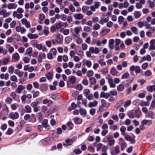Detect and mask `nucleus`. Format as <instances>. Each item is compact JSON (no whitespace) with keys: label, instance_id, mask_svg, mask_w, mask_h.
Masks as SVG:
<instances>
[{"label":"nucleus","instance_id":"1","mask_svg":"<svg viewBox=\"0 0 155 155\" xmlns=\"http://www.w3.org/2000/svg\"><path fill=\"white\" fill-rule=\"evenodd\" d=\"M24 12V10L21 8L19 7L16 11L13 12L12 15L18 19L21 18L23 17L22 13Z\"/></svg>","mask_w":155,"mask_h":155},{"label":"nucleus","instance_id":"2","mask_svg":"<svg viewBox=\"0 0 155 155\" xmlns=\"http://www.w3.org/2000/svg\"><path fill=\"white\" fill-rule=\"evenodd\" d=\"M103 142H108V144L110 146L113 145L115 143V140L113 138L108 136L105 137L103 139Z\"/></svg>","mask_w":155,"mask_h":155},{"label":"nucleus","instance_id":"3","mask_svg":"<svg viewBox=\"0 0 155 155\" xmlns=\"http://www.w3.org/2000/svg\"><path fill=\"white\" fill-rule=\"evenodd\" d=\"M89 50L91 51L92 54H98L99 53L101 50L97 47H90Z\"/></svg>","mask_w":155,"mask_h":155},{"label":"nucleus","instance_id":"4","mask_svg":"<svg viewBox=\"0 0 155 155\" xmlns=\"http://www.w3.org/2000/svg\"><path fill=\"white\" fill-rule=\"evenodd\" d=\"M138 111L137 110H133L128 113L127 114L130 118L133 119L134 117L137 116V113Z\"/></svg>","mask_w":155,"mask_h":155},{"label":"nucleus","instance_id":"5","mask_svg":"<svg viewBox=\"0 0 155 155\" xmlns=\"http://www.w3.org/2000/svg\"><path fill=\"white\" fill-rule=\"evenodd\" d=\"M34 46L39 50H42L43 51L45 52L47 51V49L45 46H42V44H35Z\"/></svg>","mask_w":155,"mask_h":155},{"label":"nucleus","instance_id":"6","mask_svg":"<svg viewBox=\"0 0 155 155\" xmlns=\"http://www.w3.org/2000/svg\"><path fill=\"white\" fill-rule=\"evenodd\" d=\"M9 116L12 119L14 120L18 118L19 115L17 112H12L9 114Z\"/></svg>","mask_w":155,"mask_h":155},{"label":"nucleus","instance_id":"7","mask_svg":"<svg viewBox=\"0 0 155 155\" xmlns=\"http://www.w3.org/2000/svg\"><path fill=\"white\" fill-rule=\"evenodd\" d=\"M21 23L23 25H24L25 27L27 28H29L31 27V25L30 23L25 18H23L21 20Z\"/></svg>","mask_w":155,"mask_h":155},{"label":"nucleus","instance_id":"8","mask_svg":"<svg viewBox=\"0 0 155 155\" xmlns=\"http://www.w3.org/2000/svg\"><path fill=\"white\" fill-rule=\"evenodd\" d=\"M73 17L76 20H82L84 18V15L81 13H75L73 14Z\"/></svg>","mask_w":155,"mask_h":155},{"label":"nucleus","instance_id":"9","mask_svg":"<svg viewBox=\"0 0 155 155\" xmlns=\"http://www.w3.org/2000/svg\"><path fill=\"white\" fill-rule=\"evenodd\" d=\"M101 102V106L103 107L107 108L110 106V104L104 99H102Z\"/></svg>","mask_w":155,"mask_h":155},{"label":"nucleus","instance_id":"10","mask_svg":"<svg viewBox=\"0 0 155 155\" xmlns=\"http://www.w3.org/2000/svg\"><path fill=\"white\" fill-rule=\"evenodd\" d=\"M45 54L44 53L39 54L37 57L38 61L39 63L42 62L43 61V59H45Z\"/></svg>","mask_w":155,"mask_h":155},{"label":"nucleus","instance_id":"11","mask_svg":"<svg viewBox=\"0 0 155 155\" xmlns=\"http://www.w3.org/2000/svg\"><path fill=\"white\" fill-rule=\"evenodd\" d=\"M83 65H86L88 68H90L92 65V62L91 61L86 59H84L82 61Z\"/></svg>","mask_w":155,"mask_h":155},{"label":"nucleus","instance_id":"12","mask_svg":"<svg viewBox=\"0 0 155 155\" xmlns=\"http://www.w3.org/2000/svg\"><path fill=\"white\" fill-rule=\"evenodd\" d=\"M25 88V87L24 86L22 85H18L17 88L15 90V92L18 93L20 94L22 91Z\"/></svg>","mask_w":155,"mask_h":155},{"label":"nucleus","instance_id":"13","mask_svg":"<svg viewBox=\"0 0 155 155\" xmlns=\"http://www.w3.org/2000/svg\"><path fill=\"white\" fill-rule=\"evenodd\" d=\"M10 15V14L8 12H7L5 10L2 9L0 11V15L2 16L4 18Z\"/></svg>","mask_w":155,"mask_h":155},{"label":"nucleus","instance_id":"14","mask_svg":"<svg viewBox=\"0 0 155 155\" xmlns=\"http://www.w3.org/2000/svg\"><path fill=\"white\" fill-rule=\"evenodd\" d=\"M31 98V96L30 94H28L27 95H22L21 97V99L22 103H25L26 99H30Z\"/></svg>","mask_w":155,"mask_h":155},{"label":"nucleus","instance_id":"15","mask_svg":"<svg viewBox=\"0 0 155 155\" xmlns=\"http://www.w3.org/2000/svg\"><path fill=\"white\" fill-rule=\"evenodd\" d=\"M17 6V5L15 3H9L8 4L7 8L10 10L15 9Z\"/></svg>","mask_w":155,"mask_h":155},{"label":"nucleus","instance_id":"16","mask_svg":"<svg viewBox=\"0 0 155 155\" xmlns=\"http://www.w3.org/2000/svg\"><path fill=\"white\" fill-rule=\"evenodd\" d=\"M16 30L17 32H20L21 34L24 33L26 31V29L24 27L19 26L16 28Z\"/></svg>","mask_w":155,"mask_h":155},{"label":"nucleus","instance_id":"17","mask_svg":"<svg viewBox=\"0 0 155 155\" xmlns=\"http://www.w3.org/2000/svg\"><path fill=\"white\" fill-rule=\"evenodd\" d=\"M152 121L150 120H144L141 122V124L143 125H147L149 126L152 124Z\"/></svg>","mask_w":155,"mask_h":155},{"label":"nucleus","instance_id":"18","mask_svg":"<svg viewBox=\"0 0 155 155\" xmlns=\"http://www.w3.org/2000/svg\"><path fill=\"white\" fill-rule=\"evenodd\" d=\"M110 96V94L108 93H105L104 91H102L100 93V97L101 98H105L106 99H108Z\"/></svg>","mask_w":155,"mask_h":155},{"label":"nucleus","instance_id":"19","mask_svg":"<svg viewBox=\"0 0 155 155\" xmlns=\"http://www.w3.org/2000/svg\"><path fill=\"white\" fill-rule=\"evenodd\" d=\"M55 38L60 43L63 41V37L59 33H57L55 35Z\"/></svg>","mask_w":155,"mask_h":155},{"label":"nucleus","instance_id":"20","mask_svg":"<svg viewBox=\"0 0 155 155\" xmlns=\"http://www.w3.org/2000/svg\"><path fill=\"white\" fill-rule=\"evenodd\" d=\"M65 142L63 143V144L65 147L71 146L73 143L70 140V139H66L65 140Z\"/></svg>","mask_w":155,"mask_h":155},{"label":"nucleus","instance_id":"21","mask_svg":"<svg viewBox=\"0 0 155 155\" xmlns=\"http://www.w3.org/2000/svg\"><path fill=\"white\" fill-rule=\"evenodd\" d=\"M9 74L8 73L5 74L2 73L0 74V78L1 79H4L7 80L9 79Z\"/></svg>","mask_w":155,"mask_h":155},{"label":"nucleus","instance_id":"22","mask_svg":"<svg viewBox=\"0 0 155 155\" xmlns=\"http://www.w3.org/2000/svg\"><path fill=\"white\" fill-rule=\"evenodd\" d=\"M115 42V41L114 39H110L109 41V47L110 49H113L114 46V44Z\"/></svg>","mask_w":155,"mask_h":155},{"label":"nucleus","instance_id":"23","mask_svg":"<svg viewBox=\"0 0 155 155\" xmlns=\"http://www.w3.org/2000/svg\"><path fill=\"white\" fill-rule=\"evenodd\" d=\"M97 101L95 100L93 102H90L88 104V106L90 107H94L97 106Z\"/></svg>","mask_w":155,"mask_h":155},{"label":"nucleus","instance_id":"24","mask_svg":"<svg viewBox=\"0 0 155 155\" xmlns=\"http://www.w3.org/2000/svg\"><path fill=\"white\" fill-rule=\"evenodd\" d=\"M146 20L148 22H150L152 25H155V18L152 19L151 17L148 16L146 18Z\"/></svg>","mask_w":155,"mask_h":155},{"label":"nucleus","instance_id":"25","mask_svg":"<svg viewBox=\"0 0 155 155\" xmlns=\"http://www.w3.org/2000/svg\"><path fill=\"white\" fill-rule=\"evenodd\" d=\"M20 58V56L18 53H15L13 54L12 57V59L15 61H18Z\"/></svg>","mask_w":155,"mask_h":155},{"label":"nucleus","instance_id":"26","mask_svg":"<svg viewBox=\"0 0 155 155\" xmlns=\"http://www.w3.org/2000/svg\"><path fill=\"white\" fill-rule=\"evenodd\" d=\"M27 37L30 39H36L38 38V35L37 34H33L31 33H29L28 34Z\"/></svg>","mask_w":155,"mask_h":155},{"label":"nucleus","instance_id":"27","mask_svg":"<svg viewBox=\"0 0 155 155\" xmlns=\"http://www.w3.org/2000/svg\"><path fill=\"white\" fill-rule=\"evenodd\" d=\"M69 78V82L70 84H73L75 83L76 80V78L74 76H70Z\"/></svg>","mask_w":155,"mask_h":155},{"label":"nucleus","instance_id":"28","mask_svg":"<svg viewBox=\"0 0 155 155\" xmlns=\"http://www.w3.org/2000/svg\"><path fill=\"white\" fill-rule=\"evenodd\" d=\"M42 103L44 104H48V106H49L50 105L52 104V102L51 100H49L47 99H45L43 101Z\"/></svg>","mask_w":155,"mask_h":155},{"label":"nucleus","instance_id":"29","mask_svg":"<svg viewBox=\"0 0 155 155\" xmlns=\"http://www.w3.org/2000/svg\"><path fill=\"white\" fill-rule=\"evenodd\" d=\"M74 121L75 123L78 124H81L82 122V120L78 117H75L74 119Z\"/></svg>","mask_w":155,"mask_h":155},{"label":"nucleus","instance_id":"30","mask_svg":"<svg viewBox=\"0 0 155 155\" xmlns=\"http://www.w3.org/2000/svg\"><path fill=\"white\" fill-rule=\"evenodd\" d=\"M60 32L63 33L64 35H66L69 34V30L68 29H64L62 28L60 30Z\"/></svg>","mask_w":155,"mask_h":155},{"label":"nucleus","instance_id":"31","mask_svg":"<svg viewBox=\"0 0 155 155\" xmlns=\"http://www.w3.org/2000/svg\"><path fill=\"white\" fill-rule=\"evenodd\" d=\"M53 74L52 72H49L45 75V76L48 80H50L52 78Z\"/></svg>","mask_w":155,"mask_h":155},{"label":"nucleus","instance_id":"32","mask_svg":"<svg viewBox=\"0 0 155 155\" xmlns=\"http://www.w3.org/2000/svg\"><path fill=\"white\" fill-rule=\"evenodd\" d=\"M124 89V85L120 84L117 87V90L119 91H123Z\"/></svg>","mask_w":155,"mask_h":155},{"label":"nucleus","instance_id":"33","mask_svg":"<svg viewBox=\"0 0 155 155\" xmlns=\"http://www.w3.org/2000/svg\"><path fill=\"white\" fill-rule=\"evenodd\" d=\"M98 62L100 64L101 66H105L106 65V62L104 61V59L101 58L98 60Z\"/></svg>","mask_w":155,"mask_h":155},{"label":"nucleus","instance_id":"34","mask_svg":"<svg viewBox=\"0 0 155 155\" xmlns=\"http://www.w3.org/2000/svg\"><path fill=\"white\" fill-rule=\"evenodd\" d=\"M110 31L109 29H105L102 30L101 32V34L102 35H104L107 34Z\"/></svg>","mask_w":155,"mask_h":155},{"label":"nucleus","instance_id":"35","mask_svg":"<svg viewBox=\"0 0 155 155\" xmlns=\"http://www.w3.org/2000/svg\"><path fill=\"white\" fill-rule=\"evenodd\" d=\"M154 114L153 111H150L147 113L146 116L149 118L153 119L154 118Z\"/></svg>","mask_w":155,"mask_h":155},{"label":"nucleus","instance_id":"36","mask_svg":"<svg viewBox=\"0 0 155 155\" xmlns=\"http://www.w3.org/2000/svg\"><path fill=\"white\" fill-rule=\"evenodd\" d=\"M79 113L81 115L85 116L86 114L87 111L85 109L83 108H81L79 110Z\"/></svg>","mask_w":155,"mask_h":155},{"label":"nucleus","instance_id":"37","mask_svg":"<svg viewBox=\"0 0 155 155\" xmlns=\"http://www.w3.org/2000/svg\"><path fill=\"white\" fill-rule=\"evenodd\" d=\"M10 107L12 110H15L18 108V105L16 103H14L11 104L10 105Z\"/></svg>","mask_w":155,"mask_h":155},{"label":"nucleus","instance_id":"38","mask_svg":"<svg viewBox=\"0 0 155 155\" xmlns=\"http://www.w3.org/2000/svg\"><path fill=\"white\" fill-rule=\"evenodd\" d=\"M147 90L150 92H152L155 91V85H153L148 87H147Z\"/></svg>","mask_w":155,"mask_h":155},{"label":"nucleus","instance_id":"39","mask_svg":"<svg viewBox=\"0 0 155 155\" xmlns=\"http://www.w3.org/2000/svg\"><path fill=\"white\" fill-rule=\"evenodd\" d=\"M124 42L126 45L129 46L132 44V40L131 39L128 38L125 40Z\"/></svg>","mask_w":155,"mask_h":155},{"label":"nucleus","instance_id":"40","mask_svg":"<svg viewBox=\"0 0 155 155\" xmlns=\"http://www.w3.org/2000/svg\"><path fill=\"white\" fill-rule=\"evenodd\" d=\"M79 47L78 46H77L74 43H72L70 45V48L72 49H74L75 51H76L77 49Z\"/></svg>","mask_w":155,"mask_h":155},{"label":"nucleus","instance_id":"41","mask_svg":"<svg viewBox=\"0 0 155 155\" xmlns=\"http://www.w3.org/2000/svg\"><path fill=\"white\" fill-rule=\"evenodd\" d=\"M25 110L26 112L28 113H31V107L28 105L25 107Z\"/></svg>","mask_w":155,"mask_h":155},{"label":"nucleus","instance_id":"42","mask_svg":"<svg viewBox=\"0 0 155 155\" xmlns=\"http://www.w3.org/2000/svg\"><path fill=\"white\" fill-rule=\"evenodd\" d=\"M108 83L110 85V87L111 88H114L116 86V85L114 82L113 79L109 81Z\"/></svg>","mask_w":155,"mask_h":155},{"label":"nucleus","instance_id":"43","mask_svg":"<svg viewBox=\"0 0 155 155\" xmlns=\"http://www.w3.org/2000/svg\"><path fill=\"white\" fill-rule=\"evenodd\" d=\"M110 73L112 75L114 76L117 74V71L115 68L113 67L111 70Z\"/></svg>","mask_w":155,"mask_h":155},{"label":"nucleus","instance_id":"44","mask_svg":"<svg viewBox=\"0 0 155 155\" xmlns=\"http://www.w3.org/2000/svg\"><path fill=\"white\" fill-rule=\"evenodd\" d=\"M11 81L15 82H18L17 78L16 76L15 75H12L10 78Z\"/></svg>","mask_w":155,"mask_h":155},{"label":"nucleus","instance_id":"45","mask_svg":"<svg viewBox=\"0 0 155 155\" xmlns=\"http://www.w3.org/2000/svg\"><path fill=\"white\" fill-rule=\"evenodd\" d=\"M69 9L73 12H75L76 9L72 4H70L68 6Z\"/></svg>","mask_w":155,"mask_h":155},{"label":"nucleus","instance_id":"46","mask_svg":"<svg viewBox=\"0 0 155 155\" xmlns=\"http://www.w3.org/2000/svg\"><path fill=\"white\" fill-rule=\"evenodd\" d=\"M131 31L135 35L138 34V29L135 27H133L131 28Z\"/></svg>","mask_w":155,"mask_h":155},{"label":"nucleus","instance_id":"47","mask_svg":"<svg viewBox=\"0 0 155 155\" xmlns=\"http://www.w3.org/2000/svg\"><path fill=\"white\" fill-rule=\"evenodd\" d=\"M67 126L68 127L69 130L72 129L73 127V125L71 122H68L67 124Z\"/></svg>","mask_w":155,"mask_h":155},{"label":"nucleus","instance_id":"48","mask_svg":"<svg viewBox=\"0 0 155 155\" xmlns=\"http://www.w3.org/2000/svg\"><path fill=\"white\" fill-rule=\"evenodd\" d=\"M90 82L91 84H94L96 83V79L94 77H91L89 79Z\"/></svg>","mask_w":155,"mask_h":155},{"label":"nucleus","instance_id":"49","mask_svg":"<svg viewBox=\"0 0 155 155\" xmlns=\"http://www.w3.org/2000/svg\"><path fill=\"white\" fill-rule=\"evenodd\" d=\"M14 70V67L13 66H10L8 68V72L11 74L13 73Z\"/></svg>","mask_w":155,"mask_h":155},{"label":"nucleus","instance_id":"50","mask_svg":"<svg viewBox=\"0 0 155 155\" xmlns=\"http://www.w3.org/2000/svg\"><path fill=\"white\" fill-rule=\"evenodd\" d=\"M101 28V26L98 24H96L93 26V29L95 30H98Z\"/></svg>","mask_w":155,"mask_h":155},{"label":"nucleus","instance_id":"51","mask_svg":"<svg viewBox=\"0 0 155 155\" xmlns=\"http://www.w3.org/2000/svg\"><path fill=\"white\" fill-rule=\"evenodd\" d=\"M81 27H76L74 28V32L76 34H78L80 32V30L81 29Z\"/></svg>","mask_w":155,"mask_h":155},{"label":"nucleus","instance_id":"52","mask_svg":"<svg viewBox=\"0 0 155 155\" xmlns=\"http://www.w3.org/2000/svg\"><path fill=\"white\" fill-rule=\"evenodd\" d=\"M126 129V127L124 126H123L120 127V130L121 133L122 135H125L124 132H125Z\"/></svg>","mask_w":155,"mask_h":155},{"label":"nucleus","instance_id":"53","mask_svg":"<svg viewBox=\"0 0 155 155\" xmlns=\"http://www.w3.org/2000/svg\"><path fill=\"white\" fill-rule=\"evenodd\" d=\"M149 6L151 8H153L155 6V3L153 1H150L149 2Z\"/></svg>","mask_w":155,"mask_h":155},{"label":"nucleus","instance_id":"54","mask_svg":"<svg viewBox=\"0 0 155 155\" xmlns=\"http://www.w3.org/2000/svg\"><path fill=\"white\" fill-rule=\"evenodd\" d=\"M134 15L136 18H138L141 16L140 12L138 11L135 12H134Z\"/></svg>","mask_w":155,"mask_h":155},{"label":"nucleus","instance_id":"55","mask_svg":"<svg viewBox=\"0 0 155 155\" xmlns=\"http://www.w3.org/2000/svg\"><path fill=\"white\" fill-rule=\"evenodd\" d=\"M12 101V99L10 97H8L5 100V102L8 104H11Z\"/></svg>","mask_w":155,"mask_h":155},{"label":"nucleus","instance_id":"56","mask_svg":"<svg viewBox=\"0 0 155 155\" xmlns=\"http://www.w3.org/2000/svg\"><path fill=\"white\" fill-rule=\"evenodd\" d=\"M88 45L85 43H83L81 45V47L83 50H86L88 48Z\"/></svg>","mask_w":155,"mask_h":155},{"label":"nucleus","instance_id":"57","mask_svg":"<svg viewBox=\"0 0 155 155\" xmlns=\"http://www.w3.org/2000/svg\"><path fill=\"white\" fill-rule=\"evenodd\" d=\"M83 40L82 39L79 37H77L76 38V42L77 44L80 45L82 43Z\"/></svg>","mask_w":155,"mask_h":155},{"label":"nucleus","instance_id":"58","mask_svg":"<svg viewBox=\"0 0 155 155\" xmlns=\"http://www.w3.org/2000/svg\"><path fill=\"white\" fill-rule=\"evenodd\" d=\"M72 40V38L70 37H67L65 38V41L68 43H70Z\"/></svg>","mask_w":155,"mask_h":155},{"label":"nucleus","instance_id":"59","mask_svg":"<svg viewBox=\"0 0 155 155\" xmlns=\"http://www.w3.org/2000/svg\"><path fill=\"white\" fill-rule=\"evenodd\" d=\"M72 14V13L70 14L67 17V21L69 22H71L72 21V17L71 16V15Z\"/></svg>","mask_w":155,"mask_h":155},{"label":"nucleus","instance_id":"60","mask_svg":"<svg viewBox=\"0 0 155 155\" xmlns=\"http://www.w3.org/2000/svg\"><path fill=\"white\" fill-rule=\"evenodd\" d=\"M142 71L140 67L139 66H136L135 72L136 74L140 73L141 71Z\"/></svg>","mask_w":155,"mask_h":155},{"label":"nucleus","instance_id":"61","mask_svg":"<svg viewBox=\"0 0 155 155\" xmlns=\"http://www.w3.org/2000/svg\"><path fill=\"white\" fill-rule=\"evenodd\" d=\"M111 118L115 120L116 122H117L118 121L119 118L117 115H113L111 117Z\"/></svg>","mask_w":155,"mask_h":155},{"label":"nucleus","instance_id":"62","mask_svg":"<svg viewBox=\"0 0 155 155\" xmlns=\"http://www.w3.org/2000/svg\"><path fill=\"white\" fill-rule=\"evenodd\" d=\"M50 52L54 56L57 53L56 49L54 48H53L51 49Z\"/></svg>","mask_w":155,"mask_h":155},{"label":"nucleus","instance_id":"63","mask_svg":"<svg viewBox=\"0 0 155 155\" xmlns=\"http://www.w3.org/2000/svg\"><path fill=\"white\" fill-rule=\"evenodd\" d=\"M129 76V74L128 72H126L122 76V79H126Z\"/></svg>","mask_w":155,"mask_h":155},{"label":"nucleus","instance_id":"64","mask_svg":"<svg viewBox=\"0 0 155 155\" xmlns=\"http://www.w3.org/2000/svg\"><path fill=\"white\" fill-rule=\"evenodd\" d=\"M73 58L75 62H78L80 61V58L78 56H75Z\"/></svg>","mask_w":155,"mask_h":155}]
</instances>
